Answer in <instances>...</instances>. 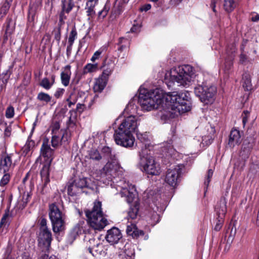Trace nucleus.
<instances>
[{
    "label": "nucleus",
    "mask_w": 259,
    "mask_h": 259,
    "mask_svg": "<svg viewBox=\"0 0 259 259\" xmlns=\"http://www.w3.org/2000/svg\"><path fill=\"white\" fill-rule=\"evenodd\" d=\"M14 115V108L13 106H9L6 111V117L7 118H12Z\"/></svg>",
    "instance_id": "obj_44"
},
{
    "label": "nucleus",
    "mask_w": 259,
    "mask_h": 259,
    "mask_svg": "<svg viewBox=\"0 0 259 259\" xmlns=\"http://www.w3.org/2000/svg\"><path fill=\"white\" fill-rule=\"evenodd\" d=\"M72 46L73 45H71L70 44H68V46L67 47L66 52H67V55L68 56H70V54L71 53Z\"/></svg>",
    "instance_id": "obj_63"
},
{
    "label": "nucleus",
    "mask_w": 259,
    "mask_h": 259,
    "mask_svg": "<svg viewBox=\"0 0 259 259\" xmlns=\"http://www.w3.org/2000/svg\"><path fill=\"white\" fill-rule=\"evenodd\" d=\"M84 221H82L77 224L73 228V232L77 235L81 234L82 230V225L84 224Z\"/></svg>",
    "instance_id": "obj_45"
},
{
    "label": "nucleus",
    "mask_w": 259,
    "mask_h": 259,
    "mask_svg": "<svg viewBox=\"0 0 259 259\" xmlns=\"http://www.w3.org/2000/svg\"><path fill=\"white\" fill-rule=\"evenodd\" d=\"M98 70V64L88 63L84 66L83 69V73L84 74L88 73H92L96 72Z\"/></svg>",
    "instance_id": "obj_29"
},
{
    "label": "nucleus",
    "mask_w": 259,
    "mask_h": 259,
    "mask_svg": "<svg viewBox=\"0 0 259 259\" xmlns=\"http://www.w3.org/2000/svg\"><path fill=\"white\" fill-rule=\"evenodd\" d=\"M133 253H131V255L126 254L125 253L123 255H122V259H134V256L133 255Z\"/></svg>",
    "instance_id": "obj_62"
},
{
    "label": "nucleus",
    "mask_w": 259,
    "mask_h": 259,
    "mask_svg": "<svg viewBox=\"0 0 259 259\" xmlns=\"http://www.w3.org/2000/svg\"><path fill=\"white\" fill-rule=\"evenodd\" d=\"M10 216L9 214V211L8 210L6 211L5 214L3 215L1 221L0 222V227H2L3 226H8L10 222Z\"/></svg>",
    "instance_id": "obj_37"
},
{
    "label": "nucleus",
    "mask_w": 259,
    "mask_h": 259,
    "mask_svg": "<svg viewBox=\"0 0 259 259\" xmlns=\"http://www.w3.org/2000/svg\"><path fill=\"white\" fill-rule=\"evenodd\" d=\"M102 53V51L98 50L95 52L91 58V60L94 62L96 60L98 59Z\"/></svg>",
    "instance_id": "obj_55"
},
{
    "label": "nucleus",
    "mask_w": 259,
    "mask_h": 259,
    "mask_svg": "<svg viewBox=\"0 0 259 259\" xmlns=\"http://www.w3.org/2000/svg\"><path fill=\"white\" fill-rule=\"evenodd\" d=\"M146 149L140 153V161L139 163V168L146 174L151 176H157L160 173L159 164L155 161V158L148 154Z\"/></svg>",
    "instance_id": "obj_5"
},
{
    "label": "nucleus",
    "mask_w": 259,
    "mask_h": 259,
    "mask_svg": "<svg viewBox=\"0 0 259 259\" xmlns=\"http://www.w3.org/2000/svg\"><path fill=\"white\" fill-rule=\"evenodd\" d=\"M77 36V32L75 26L74 25L70 32L69 38H68V44L73 45L74 40L76 39Z\"/></svg>",
    "instance_id": "obj_35"
},
{
    "label": "nucleus",
    "mask_w": 259,
    "mask_h": 259,
    "mask_svg": "<svg viewBox=\"0 0 259 259\" xmlns=\"http://www.w3.org/2000/svg\"><path fill=\"white\" fill-rule=\"evenodd\" d=\"M51 163L45 162L43 164L42 167L40 170V176L42 180L44 182V185L46 186L50 182L49 169Z\"/></svg>",
    "instance_id": "obj_20"
},
{
    "label": "nucleus",
    "mask_w": 259,
    "mask_h": 259,
    "mask_svg": "<svg viewBox=\"0 0 259 259\" xmlns=\"http://www.w3.org/2000/svg\"><path fill=\"white\" fill-rule=\"evenodd\" d=\"M6 24V28L5 30V34L7 35V37H8L11 35L14 30V26L13 25L12 19L11 18H7Z\"/></svg>",
    "instance_id": "obj_30"
},
{
    "label": "nucleus",
    "mask_w": 259,
    "mask_h": 259,
    "mask_svg": "<svg viewBox=\"0 0 259 259\" xmlns=\"http://www.w3.org/2000/svg\"><path fill=\"white\" fill-rule=\"evenodd\" d=\"M212 175L213 170L211 169H208L206 179L204 181V185L206 186V187H207L209 185Z\"/></svg>",
    "instance_id": "obj_47"
},
{
    "label": "nucleus",
    "mask_w": 259,
    "mask_h": 259,
    "mask_svg": "<svg viewBox=\"0 0 259 259\" xmlns=\"http://www.w3.org/2000/svg\"><path fill=\"white\" fill-rule=\"evenodd\" d=\"M212 175L213 170L211 169H208L206 179L204 181V185L206 186V187H207L209 185Z\"/></svg>",
    "instance_id": "obj_46"
},
{
    "label": "nucleus",
    "mask_w": 259,
    "mask_h": 259,
    "mask_svg": "<svg viewBox=\"0 0 259 259\" xmlns=\"http://www.w3.org/2000/svg\"><path fill=\"white\" fill-rule=\"evenodd\" d=\"M40 150L42 156L46 159L45 162L51 163L53 158L54 150L51 148L47 143L45 142L42 143Z\"/></svg>",
    "instance_id": "obj_15"
},
{
    "label": "nucleus",
    "mask_w": 259,
    "mask_h": 259,
    "mask_svg": "<svg viewBox=\"0 0 259 259\" xmlns=\"http://www.w3.org/2000/svg\"><path fill=\"white\" fill-rule=\"evenodd\" d=\"M62 11L69 13L74 6L73 0H69L67 2L65 0L62 1Z\"/></svg>",
    "instance_id": "obj_27"
},
{
    "label": "nucleus",
    "mask_w": 259,
    "mask_h": 259,
    "mask_svg": "<svg viewBox=\"0 0 259 259\" xmlns=\"http://www.w3.org/2000/svg\"><path fill=\"white\" fill-rule=\"evenodd\" d=\"M189 95L187 92H172L164 96L159 89H144L140 92L138 101L143 109L148 111L164 107L165 104L167 110L162 116L170 119L191 110Z\"/></svg>",
    "instance_id": "obj_1"
},
{
    "label": "nucleus",
    "mask_w": 259,
    "mask_h": 259,
    "mask_svg": "<svg viewBox=\"0 0 259 259\" xmlns=\"http://www.w3.org/2000/svg\"><path fill=\"white\" fill-rule=\"evenodd\" d=\"M107 79L102 76L97 78L95 82L94 90L95 92L101 93L107 84Z\"/></svg>",
    "instance_id": "obj_21"
},
{
    "label": "nucleus",
    "mask_w": 259,
    "mask_h": 259,
    "mask_svg": "<svg viewBox=\"0 0 259 259\" xmlns=\"http://www.w3.org/2000/svg\"><path fill=\"white\" fill-rule=\"evenodd\" d=\"M42 259H58L55 255H52L50 256H49L48 254L46 253H44L42 254L41 256Z\"/></svg>",
    "instance_id": "obj_58"
},
{
    "label": "nucleus",
    "mask_w": 259,
    "mask_h": 259,
    "mask_svg": "<svg viewBox=\"0 0 259 259\" xmlns=\"http://www.w3.org/2000/svg\"><path fill=\"white\" fill-rule=\"evenodd\" d=\"M11 68L12 67L10 66L8 70L0 75V83L7 85L8 81L9 79L10 75L12 73V71L11 70Z\"/></svg>",
    "instance_id": "obj_28"
},
{
    "label": "nucleus",
    "mask_w": 259,
    "mask_h": 259,
    "mask_svg": "<svg viewBox=\"0 0 259 259\" xmlns=\"http://www.w3.org/2000/svg\"><path fill=\"white\" fill-rule=\"evenodd\" d=\"M49 218L55 233H60L65 229V215L63 214L55 203L49 205Z\"/></svg>",
    "instance_id": "obj_6"
},
{
    "label": "nucleus",
    "mask_w": 259,
    "mask_h": 259,
    "mask_svg": "<svg viewBox=\"0 0 259 259\" xmlns=\"http://www.w3.org/2000/svg\"><path fill=\"white\" fill-rule=\"evenodd\" d=\"M243 87L246 91H250L252 89L251 80L247 75L243 77Z\"/></svg>",
    "instance_id": "obj_39"
},
{
    "label": "nucleus",
    "mask_w": 259,
    "mask_h": 259,
    "mask_svg": "<svg viewBox=\"0 0 259 259\" xmlns=\"http://www.w3.org/2000/svg\"><path fill=\"white\" fill-rule=\"evenodd\" d=\"M39 239L42 240L44 245H46L47 250H48L52 240V233L50 230L49 229L40 230Z\"/></svg>",
    "instance_id": "obj_16"
},
{
    "label": "nucleus",
    "mask_w": 259,
    "mask_h": 259,
    "mask_svg": "<svg viewBox=\"0 0 259 259\" xmlns=\"http://www.w3.org/2000/svg\"><path fill=\"white\" fill-rule=\"evenodd\" d=\"M139 124L138 118L136 116H128L122 119L118 127L114 131L113 137L116 144L125 148L133 147L135 142L133 134L135 132L137 139L141 143L148 142V134L136 131Z\"/></svg>",
    "instance_id": "obj_2"
},
{
    "label": "nucleus",
    "mask_w": 259,
    "mask_h": 259,
    "mask_svg": "<svg viewBox=\"0 0 259 259\" xmlns=\"http://www.w3.org/2000/svg\"><path fill=\"white\" fill-rule=\"evenodd\" d=\"M151 8V6L150 4H146L144 5L141 8V11H147L149 10Z\"/></svg>",
    "instance_id": "obj_60"
},
{
    "label": "nucleus",
    "mask_w": 259,
    "mask_h": 259,
    "mask_svg": "<svg viewBox=\"0 0 259 259\" xmlns=\"http://www.w3.org/2000/svg\"><path fill=\"white\" fill-rule=\"evenodd\" d=\"M125 41H127V39L126 38H124V37L119 38L118 45H120V46L118 48V50L122 51L125 48V46L124 45H121L122 43H124Z\"/></svg>",
    "instance_id": "obj_51"
},
{
    "label": "nucleus",
    "mask_w": 259,
    "mask_h": 259,
    "mask_svg": "<svg viewBox=\"0 0 259 259\" xmlns=\"http://www.w3.org/2000/svg\"><path fill=\"white\" fill-rule=\"evenodd\" d=\"M128 223L126 230V232L128 236H132L134 239H137L140 236L144 235V231L139 230L134 223L128 222Z\"/></svg>",
    "instance_id": "obj_13"
},
{
    "label": "nucleus",
    "mask_w": 259,
    "mask_h": 259,
    "mask_svg": "<svg viewBox=\"0 0 259 259\" xmlns=\"http://www.w3.org/2000/svg\"><path fill=\"white\" fill-rule=\"evenodd\" d=\"M60 128V122L58 121H55L53 122L52 125V134H59L60 132H62V130L59 131Z\"/></svg>",
    "instance_id": "obj_41"
},
{
    "label": "nucleus",
    "mask_w": 259,
    "mask_h": 259,
    "mask_svg": "<svg viewBox=\"0 0 259 259\" xmlns=\"http://www.w3.org/2000/svg\"><path fill=\"white\" fill-rule=\"evenodd\" d=\"M194 93L204 104L211 103L214 100L217 88L212 85H205L203 82L194 88Z\"/></svg>",
    "instance_id": "obj_7"
},
{
    "label": "nucleus",
    "mask_w": 259,
    "mask_h": 259,
    "mask_svg": "<svg viewBox=\"0 0 259 259\" xmlns=\"http://www.w3.org/2000/svg\"><path fill=\"white\" fill-rule=\"evenodd\" d=\"M82 192L78 186H77L73 182L68 187V194L69 195L73 196L79 194Z\"/></svg>",
    "instance_id": "obj_24"
},
{
    "label": "nucleus",
    "mask_w": 259,
    "mask_h": 259,
    "mask_svg": "<svg viewBox=\"0 0 259 259\" xmlns=\"http://www.w3.org/2000/svg\"><path fill=\"white\" fill-rule=\"evenodd\" d=\"M98 2V0H90L87 2L85 10L88 16L92 17L95 14L94 8Z\"/></svg>",
    "instance_id": "obj_22"
},
{
    "label": "nucleus",
    "mask_w": 259,
    "mask_h": 259,
    "mask_svg": "<svg viewBox=\"0 0 259 259\" xmlns=\"http://www.w3.org/2000/svg\"><path fill=\"white\" fill-rule=\"evenodd\" d=\"M248 175L253 177L259 176V165L257 164L251 165Z\"/></svg>",
    "instance_id": "obj_40"
},
{
    "label": "nucleus",
    "mask_w": 259,
    "mask_h": 259,
    "mask_svg": "<svg viewBox=\"0 0 259 259\" xmlns=\"http://www.w3.org/2000/svg\"><path fill=\"white\" fill-rule=\"evenodd\" d=\"M140 26L138 25H134L133 27L131 29V31L132 32H137L139 31V29Z\"/></svg>",
    "instance_id": "obj_61"
},
{
    "label": "nucleus",
    "mask_w": 259,
    "mask_h": 259,
    "mask_svg": "<svg viewBox=\"0 0 259 259\" xmlns=\"http://www.w3.org/2000/svg\"><path fill=\"white\" fill-rule=\"evenodd\" d=\"M71 75V66L67 65L64 68V71L61 73V80L62 84L67 87L69 85Z\"/></svg>",
    "instance_id": "obj_17"
},
{
    "label": "nucleus",
    "mask_w": 259,
    "mask_h": 259,
    "mask_svg": "<svg viewBox=\"0 0 259 259\" xmlns=\"http://www.w3.org/2000/svg\"><path fill=\"white\" fill-rule=\"evenodd\" d=\"M3 174L4 176L0 181L1 187H4L7 185L9 183L11 177V172H7Z\"/></svg>",
    "instance_id": "obj_36"
},
{
    "label": "nucleus",
    "mask_w": 259,
    "mask_h": 259,
    "mask_svg": "<svg viewBox=\"0 0 259 259\" xmlns=\"http://www.w3.org/2000/svg\"><path fill=\"white\" fill-rule=\"evenodd\" d=\"M53 85V82H51L47 77L44 78L39 82V85L47 90H50Z\"/></svg>",
    "instance_id": "obj_38"
},
{
    "label": "nucleus",
    "mask_w": 259,
    "mask_h": 259,
    "mask_svg": "<svg viewBox=\"0 0 259 259\" xmlns=\"http://www.w3.org/2000/svg\"><path fill=\"white\" fill-rule=\"evenodd\" d=\"M247 60V56L241 53L239 56V62L241 64H244Z\"/></svg>",
    "instance_id": "obj_56"
},
{
    "label": "nucleus",
    "mask_w": 259,
    "mask_h": 259,
    "mask_svg": "<svg viewBox=\"0 0 259 259\" xmlns=\"http://www.w3.org/2000/svg\"><path fill=\"white\" fill-rule=\"evenodd\" d=\"M110 9V4L106 3L103 10L99 12V16L104 18L108 14Z\"/></svg>",
    "instance_id": "obj_42"
},
{
    "label": "nucleus",
    "mask_w": 259,
    "mask_h": 259,
    "mask_svg": "<svg viewBox=\"0 0 259 259\" xmlns=\"http://www.w3.org/2000/svg\"><path fill=\"white\" fill-rule=\"evenodd\" d=\"M34 142L32 140H29L28 139L26 141L25 145L21 149L22 154L24 156H26L28 154L29 152L34 147Z\"/></svg>",
    "instance_id": "obj_25"
},
{
    "label": "nucleus",
    "mask_w": 259,
    "mask_h": 259,
    "mask_svg": "<svg viewBox=\"0 0 259 259\" xmlns=\"http://www.w3.org/2000/svg\"><path fill=\"white\" fill-rule=\"evenodd\" d=\"M52 137L51 139V144L52 147L56 148L58 147L63 141H68L67 133L66 131H64L63 134L60 138L59 134H52Z\"/></svg>",
    "instance_id": "obj_19"
},
{
    "label": "nucleus",
    "mask_w": 259,
    "mask_h": 259,
    "mask_svg": "<svg viewBox=\"0 0 259 259\" xmlns=\"http://www.w3.org/2000/svg\"><path fill=\"white\" fill-rule=\"evenodd\" d=\"M36 10V6L33 4H30L29 6V10L28 12V15H33L35 12V11Z\"/></svg>",
    "instance_id": "obj_54"
},
{
    "label": "nucleus",
    "mask_w": 259,
    "mask_h": 259,
    "mask_svg": "<svg viewBox=\"0 0 259 259\" xmlns=\"http://www.w3.org/2000/svg\"><path fill=\"white\" fill-rule=\"evenodd\" d=\"M250 149V148L249 146L246 147L245 145L243 144L242 145V150L240 153V156H244V157H248Z\"/></svg>",
    "instance_id": "obj_43"
},
{
    "label": "nucleus",
    "mask_w": 259,
    "mask_h": 259,
    "mask_svg": "<svg viewBox=\"0 0 259 259\" xmlns=\"http://www.w3.org/2000/svg\"><path fill=\"white\" fill-rule=\"evenodd\" d=\"M243 114L244 115H243L242 122L243 125H245L246 123L247 122L248 114H249V112L247 111H244Z\"/></svg>",
    "instance_id": "obj_57"
},
{
    "label": "nucleus",
    "mask_w": 259,
    "mask_h": 259,
    "mask_svg": "<svg viewBox=\"0 0 259 259\" xmlns=\"http://www.w3.org/2000/svg\"><path fill=\"white\" fill-rule=\"evenodd\" d=\"M102 151L104 153H105L107 156L110 157L111 159V149L108 147H104L102 149Z\"/></svg>",
    "instance_id": "obj_52"
},
{
    "label": "nucleus",
    "mask_w": 259,
    "mask_h": 259,
    "mask_svg": "<svg viewBox=\"0 0 259 259\" xmlns=\"http://www.w3.org/2000/svg\"><path fill=\"white\" fill-rule=\"evenodd\" d=\"M47 221L46 219H41L40 222V230L42 229H49L47 226Z\"/></svg>",
    "instance_id": "obj_53"
},
{
    "label": "nucleus",
    "mask_w": 259,
    "mask_h": 259,
    "mask_svg": "<svg viewBox=\"0 0 259 259\" xmlns=\"http://www.w3.org/2000/svg\"><path fill=\"white\" fill-rule=\"evenodd\" d=\"M89 156L90 159L96 161H99L102 158V156L99 152L95 149H92L89 151Z\"/></svg>",
    "instance_id": "obj_33"
},
{
    "label": "nucleus",
    "mask_w": 259,
    "mask_h": 259,
    "mask_svg": "<svg viewBox=\"0 0 259 259\" xmlns=\"http://www.w3.org/2000/svg\"><path fill=\"white\" fill-rule=\"evenodd\" d=\"M12 154H5L2 156L0 160V171L2 173L11 172L15 166L12 162Z\"/></svg>",
    "instance_id": "obj_10"
},
{
    "label": "nucleus",
    "mask_w": 259,
    "mask_h": 259,
    "mask_svg": "<svg viewBox=\"0 0 259 259\" xmlns=\"http://www.w3.org/2000/svg\"><path fill=\"white\" fill-rule=\"evenodd\" d=\"M235 51L236 49L233 47L231 49V54L228 55V56L225 59V68L227 70H229L233 66V61L235 57L234 53H235Z\"/></svg>",
    "instance_id": "obj_23"
},
{
    "label": "nucleus",
    "mask_w": 259,
    "mask_h": 259,
    "mask_svg": "<svg viewBox=\"0 0 259 259\" xmlns=\"http://www.w3.org/2000/svg\"><path fill=\"white\" fill-rule=\"evenodd\" d=\"M55 38L57 41H60L61 38V30L60 28H59L58 29L57 31H56L55 33Z\"/></svg>",
    "instance_id": "obj_59"
},
{
    "label": "nucleus",
    "mask_w": 259,
    "mask_h": 259,
    "mask_svg": "<svg viewBox=\"0 0 259 259\" xmlns=\"http://www.w3.org/2000/svg\"><path fill=\"white\" fill-rule=\"evenodd\" d=\"M13 0H6L0 8V20L3 19L8 12Z\"/></svg>",
    "instance_id": "obj_26"
},
{
    "label": "nucleus",
    "mask_w": 259,
    "mask_h": 259,
    "mask_svg": "<svg viewBox=\"0 0 259 259\" xmlns=\"http://www.w3.org/2000/svg\"><path fill=\"white\" fill-rule=\"evenodd\" d=\"M227 201L224 198H221L215 206V211L218 217L222 219L227 212Z\"/></svg>",
    "instance_id": "obj_18"
},
{
    "label": "nucleus",
    "mask_w": 259,
    "mask_h": 259,
    "mask_svg": "<svg viewBox=\"0 0 259 259\" xmlns=\"http://www.w3.org/2000/svg\"><path fill=\"white\" fill-rule=\"evenodd\" d=\"M100 201L95 202L92 209H85L84 212L90 226L95 230L101 231L108 224L107 219L102 210Z\"/></svg>",
    "instance_id": "obj_3"
},
{
    "label": "nucleus",
    "mask_w": 259,
    "mask_h": 259,
    "mask_svg": "<svg viewBox=\"0 0 259 259\" xmlns=\"http://www.w3.org/2000/svg\"><path fill=\"white\" fill-rule=\"evenodd\" d=\"M121 237L120 230L117 228L113 227L107 231L105 239L111 244H114L117 243Z\"/></svg>",
    "instance_id": "obj_11"
},
{
    "label": "nucleus",
    "mask_w": 259,
    "mask_h": 259,
    "mask_svg": "<svg viewBox=\"0 0 259 259\" xmlns=\"http://www.w3.org/2000/svg\"><path fill=\"white\" fill-rule=\"evenodd\" d=\"M73 182L82 190V189L88 187V180L85 178L76 179Z\"/></svg>",
    "instance_id": "obj_31"
},
{
    "label": "nucleus",
    "mask_w": 259,
    "mask_h": 259,
    "mask_svg": "<svg viewBox=\"0 0 259 259\" xmlns=\"http://www.w3.org/2000/svg\"><path fill=\"white\" fill-rule=\"evenodd\" d=\"M138 211L139 208L137 205H135L134 206L131 207L128 211L127 219H136L137 218Z\"/></svg>",
    "instance_id": "obj_34"
},
{
    "label": "nucleus",
    "mask_w": 259,
    "mask_h": 259,
    "mask_svg": "<svg viewBox=\"0 0 259 259\" xmlns=\"http://www.w3.org/2000/svg\"><path fill=\"white\" fill-rule=\"evenodd\" d=\"M5 129L4 131V136L5 137H9L11 136V132H12V127L11 125L7 126V123H4Z\"/></svg>",
    "instance_id": "obj_49"
},
{
    "label": "nucleus",
    "mask_w": 259,
    "mask_h": 259,
    "mask_svg": "<svg viewBox=\"0 0 259 259\" xmlns=\"http://www.w3.org/2000/svg\"><path fill=\"white\" fill-rule=\"evenodd\" d=\"M241 135L240 131L236 128H233L230 134L228 145L233 148L235 145L241 143Z\"/></svg>",
    "instance_id": "obj_14"
},
{
    "label": "nucleus",
    "mask_w": 259,
    "mask_h": 259,
    "mask_svg": "<svg viewBox=\"0 0 259 259\" xmlns=\"http://www.w3.org/2000/svg\"><path fill=\"white\" fill-rule=\"evenodd\" d=\"M113 68H107L106 69H104L102 74L101 76L103 77L106 78L107 79L108 78V76L111 74L113 71Z\"/></svg>",
    "instance_id": "obj_48"
},
{
    "label": "nucleus",
    "mask_w": 259,
    "mask_h": 259,
    "mask_svg": "<svg viewBox=\"0 0 259 259\" xmlns=\"http://www.w3.org/2000/svg\"><path fill=\"white\" fill-rule=\"evenodd\" d=\"M219 0H211L210 7L213 11L215 12V4ZM237 5L236 2L235 0H224V9L228 13H230L233 11L236 8Z\"/></svg>",
    "instance_id": "obj_12"
},
{
    "label": "nucleus",
    "mask_w": 259,
    "mask_h": 259,
    "mask_svg": "<svg viewBox=\"0 0 259 259\" xmlns=\"http://www.w3.org/2000/svg\"><path fill=\"white\" fill-rule=\"evenodd\" d=\"M119 168V164L115 159H112V161H108L100 171V176L98 180L102 182L106 185H108L111 182L113 178L116 175Z\"/></svg>",
    "instance_id": "obj_8"
},
{
    "label": "nucleus",
    "mask_w": 259,
    "mask_h": 259,
    "mask_svg": "<svg viewBox=\"0 0 259 259\" xmlns=\"http://www.w3.org/2000/svg\"><path fill=\"white\" fill-rule=\"evenodd\" d=\"M182 171V167L181 165H177L174 168L168 169L165 180L166 183L173 187H176L181 180Z\"/></svg>",
    "instance_id": "obj_9"
},
{
    "label": "nucleus",
    "mask_w": 259,
    "mask_h": 259,
    "mask_svg": "<svg viewBox=\"0 0 259 259\" xmlns=\"http://www.w3.org/2000/svg\"><path fill=\"white\" fill-rule=\"evenodd\" d=\"M195 73L194 68L190 65L179 66L172 68L170 73V79L179 86L189 85Z\"/></svg>",
    "instance_id": "obj_4"
},
{
    "label": "nucleus",
    "mask_w": 259,
    "mask_h": 259,
    "mask_svg": "<svg viewBox=\"0 0 259 259\" xmlns=\"http://www.w3.org/2000/svg\"><path fill=\"white\" fill-rule=\"evenodd\" d=\"M182 0H170V4L172 5L176 6L182 2Z\"/></svg>",
    "instance_id": "obj_64"
},
{
    "label": "nucleus",
    "mask_w": 259,
    "mask_h": 259,
    "mask_svg": "<svg viewBox=\"0 0 259 259\" xmlns=\"http://www.w3.org/2000/svg\"><path fill=\"white\" fill-rule=\"evenodd\" d=\"M65 92V90L64 89L58 88L55 92L54 94V96L56 98H59L61 96L63 95Z\"/></svg>",
    "instance_id": "obj_50"
},
{
    "label": "nucleus",
    "mask_w": 259,
    "mask_h": 259,
    "mask_svg": "<svg viewBox=\"0 0 259 259\" xmlns=\"http://www.w3.org/2000/svg\"><path fill=\"white\" fill-rule=\"evenodd\" d=\"M52 97L50 96L48 94L44 92H40L38 94L37 96V99L41 102H45L48 104L51 102L52 100Z\"/></svg>",
    "instance_id": "obj_32"
}]
</instances>
